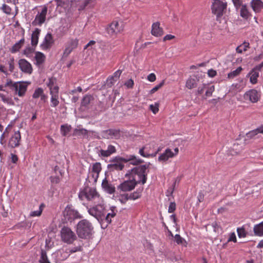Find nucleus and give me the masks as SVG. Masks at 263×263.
I'll list each match as a JSON object with an SVG mask.
<instances>
[{"label":"nucleus","mask_w":263,"mask_h":263,"mask_svg":"<svg viewBox=\"0 0 263 263\" xmlns=\"http://www.w3.org/2000/svg\"><path fill=\"white\" fill-rule=\"evenodd\" d=\"M121 73L122 71L118 70L114 73V75L112 76L115 79V81H117L118 79H119Z\"/></svg>","instance_id":"61"},{"label":"nucleus","mask_w":263,"mask_h":263,"mask_svg":"<svg viewBox=\"0 0 263 263\" xmlns=\"http://www.w3.org/2000/svg\"><path fill=\"white\" fill-rule=\"evenodd\" d=\"M259 95L257 90L251 89L246 92L244 95V98L246 100H249L252 103H256L259 100Z\"/></svg>","instance_id":"12"},{"label":"nucleus","mask_w":263,"mask_h":263,"mask_svg":"<svg viewBox=\"0 0 263 263\" xmlns=\"http://www.w3.org/2000/svg\"><path fill=\"white\" fill-rule=\"evenodd\" d=\"M43 206V204H41L40 206V208H39V210H37V211H33V212H32L31 213H30V216L31 217H34V216H39L41 215L42 213V206Z\"/></svg>","instance_id":"47"},{"label":"nucleus","mask_w":263,"mask_h":263,"mask_svg":"<svg viewBox=\"0 0 263 263\" xmlns=\"http://www.w3.org/2000/svg\"><path fill=\"white\" fill-rule=\"evenodd\" d=\"M21 139V134L19 131L15 132L11 138L9 144L11 147H15L20 145V141Z\"/></svg>","instance_id":"19"},{"label":"nucleus","mask_w":263,"mask_h":263,"mask_svg":"<svg viewBox=\"0 0 263 263\" xmlns=\"http://www.w3.org/2000/svg\"><path fill=\"white\" fill-rule=\"evenodd\" d=\"M226 8V3H223L220 0H214L211 9L213 13L216 15L217 17H220L223 15Z\"/></svg>","instance_id":"6"},{"label":"nucleus","mask_w":263,"mask_h":263,"mask_svg":"<svg viewBox=\"0 0 263 263\" xmlns=\"http://www.w3.org/2000/svg\"><path fill=\"white\" fill-rule=\"evenodd\" d=\"M160 24L159 22L153 23L151 31L152 35L157 37L163 35V31L162 28L160 27Z\"/></svg>","instance_id":"20"},{"label":"nucleus","mask_w":263,"mask_h":263,"mask_svg":"<svg viewBox=\"0 0 263 263\" xmlns=\"http://www.w3.org/2000/svg\"><path fill=\"white\" fill-rule=\"evenodd\" d=\"M176 209V204L175 202H171L168 211L169 213H173Z\"/></svg>","instance_id":"58"},{"label":"nucleus","mask_w":263,"mask_h":263,"mask_svg":"<svg viewBox=\"0 0 263 263\" xmlns=\"http://www.w3.org/2000/svg\"><path fill=\"white\" fill-rule=\"evenodd\" d=\"M50 89V93L51 95H59V87L57 85H55L53 87H52L49 88Z\"/></svg>","instance_id":"49"},{"label":"nucleus","mask_w":263,"mask_h":263,"mask_svg":"<svg viewBox=\"0 0 263 263\" xmlns=\"http://www.w3.org/2000/svg\"><path fill=\"white\" fill-rule=\"evenodd\" d=\"M102 133L103 137L107 139L112 138L114 137L117 139L120 137V130L117 129H109L103 131Z\"/></svg>","instance_id":"16"},{"label":"nucleus","mask_w":263,"mask_h":263,"mask_svg":"<svg viewBox=\"0 0 263 263\" xmlns=\"http://www.w3.org/2000/svg\"><path fill=\"white\" fill-rule=\"evenodd\" d=\"M214 89H215V88H214V86H213V85L209 87L205 92V96L206 97L211 96L212 95V93L214 91Z\"/></svg>","instance_id":"53"},{"label":"nucleus","mask_w":263,"mask_h":263,"mask_svg":"<svg viewBox=\"0 0 263 263\" xmlns=\"http://www.w3.org/2000/svg\"><path fill=\"white\" fill-rule=\"evenodd\" d=\"M116 215V213L114 211L113 209H111V212L108 213V214L105 215V217L104 218V220H105L107 224H109L111 222V217H114Z\"/></svg>","instance_id":"31"},{"label":"nucleus","mask_w":263,"mask_h":263,"mask_svg":"<svg viewBox=\"0 0 263 263\" xmlns=\"http://www.w3.org/2000/svg\"><path fill=\"white\" fill-rule=\"evenodd\" d=\"M165 80H162L158 85L154 87L152 89H151L149 91L150 93L152 94L156 91H157L159 89H160L162 86L164 84Z\"/></svg>","instance_id":"44"},{"label":"nucleus","mask_w":263,"mask_h":263,"mask_svg":"<svg viewBox=\"0 0 263 263\" xmlns=\"http://www.w3.org/2000/svg\"><path fill=\"white\" fill-rule=\"evenodd\" d=\"M71 129V126L68 125H62L61 126V131L63 136H65Z\"/></svg>","instance_id":"36"},{"label":"nucleus","mask_w":263,"mask_h":263,"mask_svg":"<svg viewBox=\"0 0 263 263\" xmlns=\"http://www.w3.org/2000/svg\"><path fill=\"white\" fill-rule=\"evenodd\" d=\"M237 232L238 233V236L239 238H244L247 236V232L243 227L237 228Z\"/></svg>","instance_id":"41"},{"label":"nucleus","mask_w":263,"mask_h":263,"mask_svg":"<svg viewBox=\"0 0 263 263\" xmlns=\"http://www.w3.org/2000/svg\"><path fill=\"white\" fill-rule=\"evenodd\" d=\"M242 70V68L241 67H238L236 70L230 72L228 75V78L229 79H233L235 77L238 76Z\"/></svg>","instance_id":"32"},{"label":"nucleus","mask_w":263,"mask_h":263,"mask_svg":"<svg viewBox=\"0 0 263 263\" xmlns=\"http://www.w3.org/2000/svg\"><path fill=\"white\" fill-rule=\"evenodd\" d=\"M174 157V153L170 148L165 149V152L162 154L158 158V160L160 161H166L170 158Z\"/></svg>","instance_id":"21"},{"label":"nucleus","mask_w":263,"mask_h":263,"mask_svg":"<svg viewBox=\"0 0 263 263\" xmlns=\"http://www.w3.org/2000/svg\"><path fill=\"white\" fill-rule=\"evenodd\" d=\"M174 240L178 245H182L184 246L186 245V241L178 234H176L174 236Z\"/></svg>","instance_id":"34"},{"label":"nucleus","mask_w":263,"mask_h":263,"mask_svg":"<svg viewBox=\"0 0 263 263\" xmlns=\"http://www.w3.org/2000/svg\"><path fill=\"white\" fill-rule=\"evenodd\" d=\"M149 165H142L133 168L131 170V174L132 175H136L138 176L139 180L136 181L137 184L141 183L144 184L146 183L147 180V175L148 171L147 170L149 167Z\"/></svg>","instance_id":"4"},{"label":"nucleus","mask_w":263,"mask_h":263,"mask_svg":"<svg viewBox=\"0 0 263 263\" xmlns=\"http://www.w3.org/2000/svg\"><path fill=\"white\" fill-rule=\"evenodd\" d=\"M1 9L3 11V12L4 13H6L7 14H11V9L8 5H7L6 4H3Z\"/></svg>","instance_id":"51"},{"label":"nucleus","mask_w":263,"mask_h":263,"mask_svg":"<svg viewBox=\"0 0 263 263\" xmlns=\"http://www.w3.org/2000/svg\"><path fill=\"white\" fill-rule=\"evenodd\" d=\"M53 243L51 242V238H49L48 239H46V245L45 247L47 250L51 248L53 246Z\"/></svg>","instance_id":"52"},{"label":"nucleus","mask_w":263,"mask_h":263,"mask_svg":"<svg viewBox=\"0 0 263 263\" xmlns=\"http://www.w3.org/2000/svg\"><path fill=\"white\" fill-rule=\"evenodd\" d=\"M76 232L80 238L89 239L93 234V227L88 220L82 219L78 223Z\"/></svg>","instance_id":"1"},{"label":"nucleus","mask_w":263,"mask_h":263,"mask_svg":"<svg viewBox=\"0 0 263 263\" xmlns=\"http://www.w3.org/2000/svg\"><path fill=\"white\" fill-rule=\"evenodd\" d=\"M198 81L199 79L197 77L195 78H190L186 81L185 86L189 89H192L197 86Z\"/></svg>","instance_id":"26"},{"label":"nucleus","mask_w":263,"mask_h":263,"mask_svg":"<svg viewBox=\"0 0 263 263\" xmlns=\"http://www.w3.org/2000/svg\"><path fill=\"white\" fill-rule=\"evenodd\" d=\"M102 187L108 193L112 194L115 192V188L109 184L106 178H105L102 183Z\"/></svg>","instance_id":"23"},{"label":"nucleus","mask_w":263,"mask_h":263,"mask_svg":"<svg viewBox=\"0 0 263 263\" xmlns=\"http://www.w3.org/2000/svg\"><path fill=\"white\" fill-rule=\"evenodd\" d=\"M40 31V29L36 28L35 30L32 32L31 35V45L32 46L35 47L37 45Z\"/></svg>","instance_id":"24"},{"label":"nucleus","mask_w":263,"mask_h":263,"mask_svg":"<svg viewBox=\"0 0 263 263\" xmlns=\"http://www.w3.org/2000/svg\"><path fill=\"white\" fill-rule=\"evenodd\" d=\"M43 93V90L41 88H38L36 89L34 93L33 94V98H38L41 95H42Z\"/></svg>","instance_id":"46"},{"label":"nucleus","mask_w":263,"mask_h":263,"mask_svg":"<svg viewBox=\"0 0 263 263\" xmlns=\"http://www.w3.org/2000/svg\"><path fill=\"white\" fill-rule=\"evenodd\" d=\"M63 216L65 220L71 222L74 219L81 218L82 216L79 212L72 209L71 206L67 205L63 211Z\"/></svg>","instance_id":"8"},{"label":"nucleus","mask_w":263,"mask_h":263,"mask_svg":"<svg viewBox=\"0 0 263 263\" xmlns=\"http://www.w3.org/2000/svg\"><path fill=\"white\" fill-rule=\"evenodd\" d=\"M54 44V40L51 33H48L45 36L43 43L41 45L42 49L44 50H49Z\"/></svg>","instance_id":"11"},{"label":"nucleus","mask_w":263,"mask_h":263,"mask_svg":"<svg viewBox=\"0 0 263 263\" xmlns=\"http://www.w3.org/2000/svg\"><path fill=\"white\" fill-rule=\"evenodd\" d=\"M249 74L250 76V82L253 84H256L257 82V78L259 77V73L254 69H252Z\"/></svg>","instance_id":"29"},{"label":"nucleus","mask_w":263,"mask_h":263,"mask_svg":"<svg viewBox=\"0 0 263 263\" xmlns=\"http://www.w3.org/2000/svg\"><path fill=\"white\" fill-rule=\"evenodd\" d=\"M0 98L2 99V101L5 103H7L10 105L14 104L13 102L11 99L6 98L3 94L0 93Z\"/></svg>","instance_id":"43"},{"label":"nucleus","mask_w":263,"mask_h":263,"mask_svg":"<svg viewBox=\"0 0 263 263\" xmlns=\"http://www.w3.org/2000/svg\"><path fill=\"white\" fill-rule=\"evenodd\" d=\"M101 170V164L99 162H96L93 164L92 167V171L97 174L98 176Z\"/></svg>","instance_id":"38"},{"label":"nucleus","mask_w":263,"mask_h":263,"mask_svg":"<svg viewBox=\"0 0 263 263\" xmlns=\"http://www.w3.org/2000/svg\"><path fill=\"white\" fill-rule=\"evenodd\" d=\"M141 196V191L138 190L129 195V199L136 200L139 198Z\"/></svg>","instance_id":"35"},{"label":"nucleus","mask_w":263,"mask_h":263,"mask_svg":"<svg viewBox=\"0 0 263 263\" xmlns=\"http://www.w3.org/2000/svg\"><path fill=\"white\" fill-rule=\"evenodd\" d=\"M134 84V81L132 79H129L125 83L124 85L127 88H131L133 87Z\"/></svg>","instance_id":"57"},{"label":"nucleus","mask_w":263,"mask_h":263,"mask_svg":"<svg viewBox=\"0 0 263 263\" xmlns=\"http://www.w3.org/2000/svg\"><path fill=\"white\" fill-rule=\"evenodd\" d=\"M91 0H84L83 4L80 6L79 10H83L90 2Z\"/></svg>","instance_id":"59"},{"label":"nucleus","mask_w":263,"mask_h":263,"mask_svg":"<svg viewBox=\"0 0 263 263\" xmlns=\"http://www.w3.org/2000/svg\"><path fill=\"white\" fill-rule=\"evenodd\" d=\"M8 64L9 65V70L11 72H12L14 69V59L11 58L10 60L8 62Z\"/></svg>","instance_id":"56"},{"label":"nucleus","mask_w":263,"mask_h":263,"mask_svg":"<svg viewBox=\"0 0 263 263\" xmlns=\"http://www.w3.org/2000/svg\"><path fill=\"white\" fill-rule=\"evenodd\" d=\"M50 180L52 183H58L60 182V179L59 177L55 176V177H51Z\"/></svg>","instance_id":"63"},{"label":"nucleus","mask_w":263,"mask_h":263,"mask_svg":"<svg viewBox=\"0 0 263 263\" xmlns=\"http://www.w3.org/2000/svg\"><path fill=\"white\" fill-rule=\"evenodd\" d=\"M93 100V97L90 95L84 96L82 100L81 104L82 106H86Z\"/></svg>","instance_id":"33"},{"label":"nucleus","mask_w":263,"mask_h":263,"mask_svg":"<svg viewBox=\"0 0 263 263\" xmlns=\"http://www.w3.org/2000/svg\"><path fill=\"white\" fill-rule=\"evenodd\" d=\"M147 79L149 81L153 82L156 80V77L154 73H152L147 76Z\"/></svg>","instance_id":"60"},{"label":"nucleus","mask_w":263,"mask_h":263,"mask_svg":"<svg viewBox=\"0 0 263 263\" xmlns=\"http://www.w3.org/2000/svg\"><path fill=\"white\" fill-rule=\"evenodd\" d=\"M251 6L255 12H258L263 7V3L260 0H253L251 3Z\"/></svg>","instance_id":"25"},{"label":"nucleus","mask_w":263,"mask_h":263,"mask_svg":"<svg viewBox=\"0 0 263 263\" xmlns=\"http://www.w3.org/2000/svg\"><path fill=\"white\" fill-rule=\"evenodd\" d=\"M212 227L213 228L214 231L215 232H218L219 229V226L218 225L217 222L214 221L212 223Z\"/></svg>","instance_id":"64"},{"label":"nucleus","mask_w":263,"mask_h":263,"mask_svg":"<svg viewBox=\"0 0 263 263\" xmlns=\"http://www.w3.org/2000/svg\"><path fill=\"white\" fill-rule=\"evenodd\" d=\"M128 199H129V195L128 194H124L121 195L120 197L119 198V201L122 203L124 204Z\"/></svg>","instance_id":"48"},{"label":"nucleus","mask_w":263,"mask_h":263,"mask_svg":"<svg viewBox=\"0 0 263 263\" xmlns=\"http://www.w3.org/2000/svg\"><path fill=\"white\" fill-rule=\"evenodd\" d=\"M5 87H8L14 94L18 95L20 97H23L27 90V84L24 82H13L12 80H7Z\"/></svg>","instance_id":"3"},{"label":"nucleus","mask_w":263,"mask_h":263,"mask_svg":"<svg viewBox=\"0 0 263 263\" xmlns=\"http://www.w3.org/2000/svg\"><path fill=\"white\" fill-rule=\"evenodd\" d=\"M25 43L24 39H22L18 42L16 43L10 49V51L12 53H15L18 51L22 47Z\"/></svg>","instance_id":"27"},{"label":"nucleus","mask_w":263,"mask_h":263,"mask_svg":"<svg viewBox=\"0 0 263 263\" xmlns=\"http://www.w3.org/2000/svg\"><path fill=\"white\" fill-rule=\"evenodd\" d=\"M21 70L24 72L30 74L32 71L31 65L25 59H21L18 61Z\"/></svg>","instance_id":"13"},{"label":"nucleus","mask_w":263,"mask_h":263,"mask_svg":"<svg viewBox=\"0 0 263 263\" xmlns=\"http://www.w3.org/2000/svg\"><path fill=\"white\" fill-rule=\"evenodd\" d=\"M228 242L229 241H233L234 242H236L237 239L235 235V234L234 232L231 233L230 234V237L228 240Z\"/></svg>","instance_id":"54"},{"label":"nucleus","mask_w":263,"mask_h":263,"mask_svg":"<svg viewBox=\"0 0 263 263\" xmlns=\"http://www.w3.org/2000/svg\"><path fill=\"white\" fill-rule=\"evenodd\" d=\"M240 15L245 18H247L249 16V12L246 5H242L240 9Z\"/></svg>","instance_id":"40"},{"label":"nucleus","mask_w":263,"mask_h":263,"mask_svg":"<svg viewBox=\"0 0 263 263\" xmlns=\"http://www.w3.org/2000/svg\"><path fill=\"white\" fill-rule=\"evenodd\" d=\"M47 7H45L43 8L41 12L37 14L35 18L34 21L33 22V23H35V24H37L39 25H41L45 21L46 18V15L47 14Z\"/></svg>","instance_id":"17"},{"label":"nucleus","mask_w":263,"mask_h":263,"mask_svg":"<svg viewBox=\"0 0 263 263\" xmlns=\"http://www.w3.org/2000/svg\"><path fill=\"white\" fill-rule=\"evenodd\" d=\"M137 184L135 178L129 180L125 181L121 183L118 186V189L123 192H128L133 190Z\"/></svg>","instance_id":"10"},{"label":"nucleus","mask_w":263,"mask_h":263,"mask_svg":"<svg viewBox=\"0 0 263 263\" xmlns=\"http://www.w3.org/2000/svg\"><path fill=\"white\" fill-rule=\"evenodd\" d=\"M35 59L36 62V64L39 65L44 62L45 56L41 52H36L35 53Z\"/></svg>","instance_id":"30"},{"label":"nucleus","mask_w":263,"mask_h":263,"mask_svg":"<svg viewBox=\"0 0 263 263\" xmlns=\"http://www.w3.org/2000/svg\"><path fill=\"white\" fill-rule=\"evenodd\" d=\"M263 134V125L260 126L255 130L249 132L246 134V137L248 139H257L260 137L259 134Z\"/></svg>","instance_id":"18"},{"label":"nucleus","mask_w":263,"mask_h":263,"mask_svg":"<svg viewBox=\"0 0 263 263\" xmlns=\"http://www.w3.org/2000/svg\"><path fill=\"white\" fill-rule=\"evenodd\" d=\"M61 234L63 241L67 243H72L77 238L74 233L68 227L63 228Z\"/></svg>","instance_id":"7"},{"label":"nucleus","mask_w":263,"mask_h":263,"mask_svg":"<svg viewBox=\"0 0 263 263\" xmlns=\"http://www.w3.org/2000/svg\"><path fill=\"white\" fill-rule=\"evenodd\" d=\"M123 30V25L122 23H119L117 21L112 22L106 28V30L109 35L114 36L120 33Z\"/></svg>","instance_id":"9"},{"label":"nucleus","mask_w":263,"mask_h":263,"mask_svg":"<svg viewBox=\"0 0 263 263\" xmlns=\"http://www.w3.org/2000/svg\"><path fill=\"white\" fill-rule=\"evenodd\" d=\"M40 261L41 263H50L49 260L48 259L46 251L43 250H41V256L40 259Z\"/></svg>","instance_id":"37"},{"label":"nucleus","mask_w":263,"mask_h":263,"mask_svg":"<svg viewBox=\"0 0 263 263\" xmlns=\"http://www.w3.org/2000/svg\"><path fill=\"white\" fill-rule=\"evenodd\" d=\"M59 95H51V102L53 107H56L58 105L59 101H58Z\"/></svg>","instance_id":"42"},{"label":"nucleus","mask_w":263,"mask_h":263,"mask_svg":"<svg viewBox=\"0 0 263 263\" xmlns=\"http://www.w3.org/2000/svg\"><path fill=\"white\" fill-rule=\"evenodd\" d=\"M253 231L255 235L259 236H263V222L255 225Z\"/></svg>","instance_id":"28"},{"label":"nucleus","mask_w":263,"mask_h":263,"mask_svg":"<svg viewBox=\"0 0 263 263\" xmlns=\"http://www.w3.org/2000/svg\"><path fill=\"white\" fill-rule=\"evenodd\" d=\"M149 108L154 114H156L159 111V103H156L155 105H150Z\"/></svg>","instance_id":"50"},{"label":"nucleus","mask_w":263,"mask_h":263,"mask_svg":"<svg viewBox=\"0 0 263 263\" xmlns=\"http://www.w3.org/2000/svg\"><path fill=\"white\" fill-rule=\"evenodd\" d=\"M233 3L235 6V7L238 9L239 7L242 6V1L241 0H232Z\"/></svg>","instance_id":"62"},{"label":"nucleus","mask_w":263,"mask_h":263,"mask_svg":"<svg viewBox=\"0 0 263 263\" xmlns=\"http://www.w3.org/2000/svg\"><path fill=\"white\" fill-rule=\"evenodd\" d=\"M115 79L113 77V76H111L108 78L107 80V85L109 87H111L115 82L117 81H115Z\"/></svg>","instance_id":"55"},{"label":"nucleus","mask_w":263,"mask_h":263,"mask_svg":"<svg viewBox=\"0 0 263 263\" xmlns=\"http://www.w3.org/2000/svg\"><path fill=\"white\" fill-rule=\"evenodd\" d=\"M116 151V148L112 145H109L108 146L107 150L101 149L100 151V155L104 157L109 156L113 153H115Z\"/></svg>","instance_id":"22"},{"label":"nucleus","mask_w":263,"mask_h":263,"mask_svg":"<svg viewBox=\"0 0 263 263\" xmlns=\"http://www.w3.org/2000/svg\"><path fill=\"white\" fill-rule=\"evenodd\" d=\"M57 79L54 77H52L49 79V82L47 83V86L50 88L54 86L57 84Z\"/></svg>","instance_id":"45"},{"label":"nucleus","mask_w":263,"mask_h":263,"mask_svg":"<svg viewBox=\"0 0 263 263\" xmlns=\"http://www.w3.org/2000/svg\"><path fill=\"white\" fill-rule=\"evenodd\" d=\"M89 214L95 217L98 221H103L105 215V210L104 205L98 203L96 206L90 208L88 211Z\"/></svg>","instance_id":"5"},{"label":"nucleus","mask_w":263,"mask_h":263,"mask_svg":"<svg viewBox=\"0 0 263 263\" xmlns=\"http://www.w3.org/2000/svg\"><path fill=\"white\" fill-rule=\"evenodd\" d=\"M130 161V163L133 165H138L142 163L143 161L141 159H137L134 156H130L128 158H116L112 161L113 163L109 164L107 166V168L110 171L114 170H122L124 167V165L121 163V162H127Z\"/></svg>","instance_id":"2"},{"label":"nucleus","mask_w":263,"mask_h":263,"mask_svg":"<svg viewBox=\"0 0 263 263\" xmlns=\"http://www.w3.org/2000/svg\"><path fill=\"white\" fill-rule=\"evenodd\" d=\"M33 47L34 46H29L26 47L23 51L24 54H25L27 57H30L31 54L34 51L35 48Z\"/></svg>","instance_id":"39"},{"label":"nucleus","mask_w":263,"mask_h":263,"mask_svg":"<svg viewBox=\"0 0 263 263\" xmlns=\"http://www.w3.org/2000/svg\"><path fill=\"white\" fill-rule=\"evenodd\" d=\"M78 45V40L77 39L70 40V42L68 43L67 47L64 51L63 57H67L72 51V50L77 48Z\"/></svg>","instance_id":"14"},{"label":"nucleus","mask_w":263,"mask_h":263,"mask_svg":"<svg viewBox=\"0 0 263 263\" xmlns=\"http://www.w3.org/2000/svg\"><path fill=\"white\" fill-rule=\"evenodd\" d=\"M85 197L89 200L99 199V195L96 190L93 188L86 189L84 193Z\"/></svg>","instance_id":"15"}]
</instances>
